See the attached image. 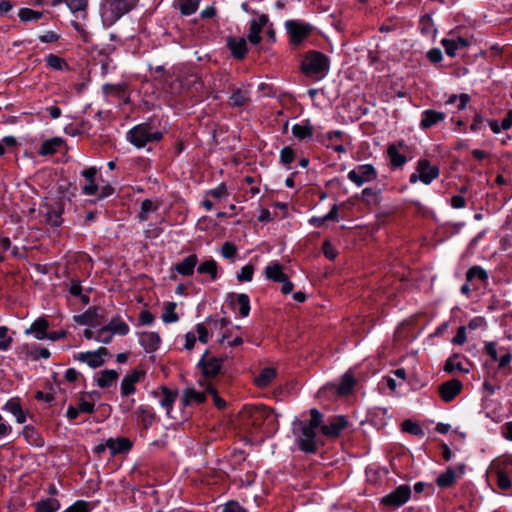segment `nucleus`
<instances>
[{"label":"nucleus","instance_id":"f257e3e1","mask_svg":"<svg viewBox=\"0 0 512 512\" xmlns=\"http://www.w3.org/2000/svg\"><path fill=\"white\" fill-rule=\"evenodd\" d=\"M310 420L297 421L294 426L299 448L307 453H314L317 450L316 429L322 424V414L316 408L310 410Z\"/></svg>","mask_w":512,"mask_h":512},{"label":"nucleus","instance_id":"f03ea898","mask_svg":"<svg viewBox=\"0 0 512 512\" xmlns=\"http://www.w3.org/2000/svg\"><path fill=\"white\" fill-rule=\"evenodd\" d=\"M243 425L256 431L272 432L276 423L273 411L263 405L246 407L241 413Z\"/></svg>","mask_w":512,"mask_h":512},{"label":"nucleus","instance_id":"7ed1b4c3","mask_svg":"<svg viewBox=\"0 0 512 512\" xmlns=\"http://www.w3.org/2000/svg\"><path fill=\"white\" fill-rule=\"evenodd\" d=\"M329 58L318 51H309L301 64L302 72L309 77L325 76L329 71Z\"/></svg>","mask_w":512,"mask_h":512},{"label":"nucleus","instance_id":"20e7f679","mask_svg":"<svg viewBox=\"0 0 512 512\" xmlns=\"http://www.w3.org/2000/svg\"><path fill=\"white\" fill-rule=\"evenodd\" d=\"M161 138L162 133L154 130L151 122L141 123L128 132V140L138 148L150 142L159 141Z\"/></svg>","mask_w":512,"mask_h":512},{"label":"nucleus","instance_id":"39448f33","mask_svg":"<svg viewBox=\"0 0 512 512\" xmlns=\"http://www.w3.org/2000/svg\"><path fill=\"white\" fill-rule=\"evenodd\" d=\"M138 0H105L102 5V16L114 23L123 15L136 7Z\"/></svg>","mask_w":512,"mask_h":512},{"label":"nucleus","instance_id":"423d86ee","mask_svg":"<svg viewBox=\"0 0 512 512\" xmlns=\"http://www.w3.org/2000/svg\"><path fill=\"white\" fill-rule=\"evenodd\" d=\"M440 170L438 166L432 165L427 159H420L417 162L416 170L409 177V182L415 184L421 181L425 185H429L433 180L439 177Z\"/></svg>","mask_w":512,"mask_h":512},{"label":"nucleus","instance_id":"0eeeda50","mask_svg":"<svg viewBox=\"0 0 512 512\" xmlns=\"http://www.w3.org/2000/svg\"><path fill=\"white\" fill-rule=\"evenodd\" d=\"M347 177L356 186L361 187L365 183L376 180L378 173L372 164H361L349 171Z\"/></svg>","mask_w":512,"mask_h":512},{"label":"nucleus","instance_id":"6e6552de","mask_svg":"<svg viewBox=\"0 0 512 512\" xmlns=\"http://www.w3.org/2000/svg\"><path fill=\"white\" fill-rule=\"evenodd\" d=\"M411 497L410 486L403 484L398 486L395 490L384 496L381 503L385 506L398 508L404 505Z\"/></svg>","mask_w":512,"mask_h":512},{"label":"nucleus","instance_id":"1a4fd4ad","mask_svg":"<svg viewBox=\"0 0 512 512\" xmlns=\"http://www.w3.org/2000/svg\"><path fill=\"white\" fill-rule=\"evenodd\" d=\"M466 466L463 463L457 464L455 467L449 466L436 479V484L440 488H449L453 486L458 479L465 473Z\"/></svg>","mask_w":512,"mask_h":512},{"label":"nucleus","instance_id":"9d476101","mask_svg":"<svg viewBox=\"0 0 512 512\" xmlns=\"http://www.w3.org/2000/svg\"><path fill=\"white\" fill-rule=\"evenodd\" d=\"M348 426V420L344 416H334L327 420L326 423L321 424V432L327 438L338 437L344 429Z\"/></svg>","mask_w":512,"mask_h":512},{"label":"nucleus","instance_id":"9b49d317","mask_svg":"<svg viewBox=\"0 0 512 512\" xmlns=\"http://www.w3.org/2000/svg\"><path fill=\"white\" fill-rule=\"evenodd\" d=\"M290 40L299 45L311 33V26L298 21L289 20L285 24Z\"/></svg>","mask_w":512,"mask_h":512},{"label":"nucleus","instance_id":"f8f14e48","mask_svg":"<svg viewBox=\"0 0 512 512\" xmlns=\"http://www.w3.org/2000/svg\"><path fill=\"white\" fill-rule=\"evenodd\" d=\"M208 352L206 351L200 361L198 362V366L201 368L204 380L209 382L207 379L210 377L216 376L222 367V360L216 357L207 358Z\"/></svg>","mask_w":512,"mask_h":512},{"label":"nucleus","instance_id":"ddd939ff","mask_svg":"<svg viewBox=\"0 0 512 512\" xmlns=\"http://www.w3.org/2000/svg\"><path fill=\"white\" fill-rule=\"evenodd\" d=\"M100 308H89L84 313L75 315L74 321L80 325L99 326L104 322L103 315L100 314Z\"/></svg>","mask_w":512,"mask_h":512},{"label":"nucleus","instance_id":"4468645a","mask_svg":"<svg viewBox=\"0 0 512 512\" xmlns=\"http://www.w3.org/2000/svg\"><path fill=\"white\" fill-rule=\"evenodd\" d=\"M108 355L105 347H100L96 351H88L79 353L77 359L87 363L91 368H98L104 363V357Z\"/></svg>","mask_w":512,"mask_h":512},{"label":"nucleus","instance_id":"2eb2a0df","mask_svg":"<svg viewBox=\"0 0 512 512\" xmlns=\"http://www.w3.org/2000/svg\"><path fill=\"white\" fill-rule=\"evenodd\" d=\"M145 376V372L142 370H133L127 374L121 382V395L129 396L135 392V385L139 383Z\"/></svg>","mask_w":512,"mask_h":512},{"label":"nucleus","instance_id":"dca6fc26","mask_svg":"<svg viewBox=\"0 0 512 512\" xmlns=\"http://www.w3.org/2000/svg\"><path fill=\"white\" fill-rule=\"evenodd\" d=\"M462 384L457 379H452L439 386V394L443 401H452L461 391Z\"/></svg>","mask_w":512,"mask_h":512},{"label":"nucleus","instance_id":"f3484780","mask_svg":"<svg viewBox=\"0 0 512 512\" xmlns=\"http://www.w3.org/2000/svg\"><path fill=\"white\" fill-rule=\"evenodd\" d=\"M268 23V16L265 14L260 15L257 19H253L250 23L248 40L252 44H259L261 41V32L263 27Z\"/></svg>","mask_w":512,"mask_h":512},{"label":"nucleus","instance_id":"a211bd4d","mask_svg":"<svg viewBox=\"0 0 512 512\" xmlns=\"http://www.w3.org/2000/svg\"><path fill=\"white\" fill-rule=\"evenodd\" d=\"M106 446L112 456L121 453H128L132 448V442L125 437L109 438L106 440Z\"/></svg>","mask_w":512,"mask_h":512},{"label":"nucleus","instance_id":"6ab92c4d","mask_svg":"<svg viewBox=\"0 0 512 512\" xmlns=\"http://www.w3.org/2000/svg\"><path fill=\"white\" fill-rule=\"evenodd\" d=\"M208 382L199 380V384L204 388L203 392H199L194 388H187L183 392V403L184 405H190L192 403H202L206 399V384Z\"/></svg>","mask_w":512,"mask_h":512},{"label":"nucleus","instance_id":"aec40b11","mask_svg":"<svg viewBox=\"0 0 512 512\" xmlns=\"http://www.w3.org/2000/svg\"><path fill=\"white\" fill-rule=\"evenodd\" d=\"M198 264V257L196 254H190L181 262L174 265V270L183 276H191Z\"/></svg>","mask_w":512,"mask_h":512},{"label":"nucleus","instance_id":"412c9836","mask_svg":"<svg viewBox=\"0 0 512 512\" xmlns=\"http://www.w3.org/2000/svg\"><path fill=\"white\" fill-rule=\"evenodd\" d=\"M82 176L86 180V184L82 187L83 194L87 196L96 195L98 192V185L95 182V176L97 174V169L95 167H90L82 171Z\"/></svg>","mask_w":512,"mask_h":512},{"label":"nucleus","instance_id":"4be33fe9","mask_svg":"<svg viewBox=\"0 0 512 512\" xmlns=\"http://www.w3.org/2000/svg\"><path fill=\"white\" fill-rule=\"evenodd\" d=\"M446 115L443 112L427 109L422 112L420 127L422 129H429L432 126L442 122Z\"/></svg>","mask_w":512,"mask_h":512},{"label":"nucleus","instance_id":"5701e85b","mask_svg":"<svg viewBox=\"0 0 512 512\" xmlns=\"http://www.w3.org/2000/svg\"><path fill=\"white\" fill-rule=\"evenodd\" d=\"M161 339L156 332H144L139 335V343L146 352H154L158 349Z\"/></svg>","mask_w":512,"mask_h":512},{"label":"nucleus","instance_id":"b1692460","mask_svg":"<svg viewBox=\"0 0 512 512\" xmlns=\"http://www.w3.org/2000/svg\"><path fill=\"white\" fill-rule=\"evenodd\" d=\"M49 327V323L45 318L36 319L31 326L25 330V334H33L36 339L43 340L47 338V329Z\"/></svg>","mask_w":512,"mask_h":512},{"label":"nucleus","instance_id":"393cba45","mask_svg":"<svg viewBox=\"0 0 512 512\" xmlns=\"http://www.w3.org/2000/svg\"><path fill=\"white\" fill-rule=\"evenodd\" d=\"M227 46L233 57L237 59H243L247 53V44L244 38L229 37L227 39Z\"/></svg>","mask_w":512,"mask_h":512},{"label":"nucleus","instance_id":"a878e982","mask_svg":"<svg viewBox=\"0 0 512 512\" xmlns=\"http://www.w3.org/2000/svg\"><path fill=\"white\" fill-rule=\"evenodd\" d=\"M231 305L233 309H238L239 314L242 317H247L250 312V299L249 296L245 293H241L235 296H232Z\"/></svg>","mask_w":512,"mask_h":512},{"label":"nucleus","instance_id":"bb28decb","mask_svg":"<svg viewBox=\"0 0 512 512\" xmlns=\"http://www.w3.org/2000/svg\"><path fill=\"white\" fill-rule=\"evenodd\" d=\"M265 276L272 281L280 282L284 281L287 277L286 274L283 272V266L278 263L277 261L269 263L265 267Z\"/></svg>","mask_w":512,"mask_h":512},{"label":"nucleus","instance_id":"cd10ccee","mask_svg":"<svg viewBox=\"0 0 512 512\" xmlns=\"http://www.w3.org/2000/svg\"><path fill=\"white\" fill-rule=\"evenodd\" d=\"M4 408L15 416L16 421L20 424L26 421V414L23 411L20 401L18 398H12L8 400L4 406Z\"/></svg>","mask_w":512,"mask_h":512},{"label":"nucleus","instance_id":"c85d7f7f","mask_svg":"<svg viewBox=\"0 0 512 512\" xmlns=\"http://www.w3.org/2000/svg\"><path fill=\"white\" fill-rule=\"evenodd\" d=\"M159 398L161 407L166 410L167 415H170V411L177 398V393L175 391L169 390L167 387H162Z\"/></svg>","mask_w":512,"mask_h":512},{"label":"nucleus","instance_id":"c756f323","mask_svg":"<svg viewBox=\"0 0 512 512\" xmlns=\"http://www.w3.org/2000/svg\"><path fill=\"white\" fill-rule=\"evenodd\" d=\"M63 143L64 141L60 137L48 139L42 143L39 154L42 156L55 154Z\"/></svg>","mask_w":512,"mask_h":512},{"label":"nucleus","instance_id":"7c9ffc66","mask_svg":"<svg viewBox=\"0 0 512 512\" xmlns=\"http://www.w3.org/2000/svg\"><path fill=\"white\" fill-rule=\"evenodd\" d=\"M249 101V91L240 88L234 89L231 96L229 97V104L232 107H242L246 105Z\"/></svg>","mask_w":512,"mask_h":512},{"label":"nucleus","instance_id":"2f4dec72","mask_svg":"<svg viewBox=\"0 0 512 512\" xmlns=\"http://www.w3.org/2000/svg\"><path fill=\"white\" fill-rule=\"evenodd\" d=\"M135 415L137 419L143 423L145 428L152 425L156 418L153 409L148 406H139L135 411Z\"/></svg>","mask_w":512,"mask_h":512},{"label":"nucleus","instance_id":"473e14b6","mask_svg":"<svg viewBox=\"0 0 512 512\" xmlns=\"http://www.w3.org/2000/svg\"><path fill=\"white\" fill-rule=\"evenodd\" d=\"M277 371L273 367H266L262 369L260 374L255 378V384L260 387L264 388L268 386L276 377Z\"/></svg>","mask_w":512,"mask_h":512},{"label":"nucleus","instance_id":"72a5a7b5","mask_svg":"<svg viewBox=\"0 0 512 512\" xmlns=\"http://www.w3.org/2000/svg\"><path fill=\"white\" fill-rule=\"evenodd\" d=\"M200 2L201 0H176L175 5L182 15L189 16L197 11Z\"/></svg>","mask_w":512,"mask_h":512},{"label":"nucleus","instance_id":"f704fd0d","mask_svg":"<svg viewBox=\"0 0 512 512\" xmlns=\"http://www.w3.org/2000/svg\"><path fill=\"white\" fill-rule=\"evenodd\" d=\"M197 271L199 274H208L214 281L217 278L218 264L213 259L205 260L197 267Z\"/></svg>","mask_w":512,"mask_h":512},{"label":"nucleus","instance_id":"c9c22d12","mask_svg":"<svg viewBox=\"0 0 512 512\" xmlns=\"http://www.w3.org/2000/svg\"><path fill=\"white\" fill-rule=\"evenodd\" d=\"M108 329L115 335H127L129 333V326L119 317L112 318L106 325Z\"/></svg>","mask_w":512,"mask_h":512},{"label":"nucleus","instance_id":"e433bc0d","mask_svg":"<svg viewBox=\"0 0 512 512\" xmlns=\"http://www.w3.org/2000/svg\"><path fill=\"white\" fill-rule=\"evenodd\" d=\"M118 378V373L115 370H104L97 378V384L101 388L110 387Z\"/></svg>","mask_w":512,"mask_h":512},{"label":"nucleus","instance_id":"4c0bfd02","mask_svg":"<svg viewBox=\"0 0 512 512\" xmlns=\"http://www.w3.org/2000/svg\"><path fill=\"white\" fill-rule=\"evenodd\" d=\"M292 134L299 140H303L313 136V129L308 122L306 124H295L292 126Z\"/></svg>","mask_w":512,"mask_h":512},{"label":"nucleus","instance_id":"58836bf2","mask_svg":"<svg viewBox=\"0 0 512 512\" xmlns=\"http://www.w3.org/2000/svg\"><path fill=\"white\" fill-rule=\"evenodd\" d=\"M387 154L394 167H401L406 163V157L401 154L393 144L388 146Z\"/></svg>","mask_w":512,"mask_h":512},{"label":"nucleus","instance_id":"ea45409f","mask_svg":"<svg viewBox=\"0 0 512 512\" xmlns=\"http://www.w3.org/2000/svg\"><path fill=\"white\" fill-rule=\"evenodd\" d=\"M379 192L371 187L364 188L359 195L355 198L359 201L364 202L367 205L375 204L378 199Z\"/></svg>","mask_w":512,"mask_h":512},{"label":"nucleus","instance_id":"a19ab883","mask_svg":"<svg viewBox=\"0 0 512 512\" xmlns=\"http://www.w3.org/2000/svg\"><path fill=\"white\" fill-rule=\"evenodd\" d=\"M41 213L45 217L46 222L54 227H57L61 224V213L58 210L51 209L50 207L46 206L43 210H41Z\"/></svg>","mask_w":512,"mask_h":512},{"label":"nucleus","instance_id":"79ce46f5","mask_svg":"<svg viewBox=\"0 0 512 512\" xmlns=\"http://www.w3.org/2000/svg\"><path fill=\"white\" fill-rule=\"evenodd\" d=\"M354 384H355V379H354L353 375L350 373H345L341 378L340 384L337 388V393L339 395L348 394L352 390Z\"/></svg>","mask_w":512,"mask_h":512},{"label":"nucleus","instance_id":"37998d69","mask_svg":"<svg viewBox=\"0 0 512 512\" xmlns=\"http://www.w3.org/2000/svg\"><path fill=\"white\" fill-rule=\"evenodd\" d=\"M47 66L53 70L62 71L68 68L66 61L56 54H49L46 57Z\"/></svg>","mask_w":512,"mask_h":512},{"label":"nucleus","instance_id":"c03bdc74","mask_svg":"<svg viewBox=\"0 0 512 512\" xmlns=\"http://www.w3.org/2000/svg\"><path fill=\"white\" fill-rule=\"evenodd\" d=\"M102 91L106 97H121L125 91L124 84H105Z\"/></svg>","mask_w":512,"mask_h":512},{"label":"nucleus","instance_id":"a18cd8bd","mask_svg":"<svg viewBox=\"0 0 512 512\" xmlns=\"http://www.w3.org/2000/svg\"><path fill=\"white\" fill-rule=\"evenodd\" d=\"M176 303L167 302L164 307V312L162 314V320L165 323H174L178 321V315L175 312Z\"/></svg>","mask_w":512,"mask_h":512},{"label":"nucleus","instance_id":"49530a36","mask_svg":"<svg viewBox=\"0 0 512 512\" xmlns=\"http://www.w3.org/2000/svg\"><path fill=\"white\" fill-rule=\"evenodd\" d=\"M18 16L23 22L35 21L42 17V12L30 8H21L19 10Z\"/></svg>","mask_w":512,"mask_h":512},{"label":"nucleus","instance_id":"de8ad7c7","mask_svg":"<svg viewBox=\"0 0 512 512\" xmlns=\"http://www.w3.org/2000/svg\"><path fill=\"white\" fill-rule=\"evenodd\" d=\"M475 278L480 281H485L488 278L487 272L480 266H473L467 271L466 279L467 281H472Z\"/></svg>","mask_w":512,"mask_h":512},{"label":"nucleus","instance_id":"09e8293b","mask_svg":"<svg viewBox=\"0 0 512 512\" xmlns=\"http://www.w3.org/2000/svg\"><path fill=\"white\" fill-rule=\"evenodd\" d=\"M72 13H85L87 0H64Z\"/></svg>","mask_w":512,"mask_h":512},{"label":"nucleus","instance_id":"8fccbe9b","mask_svg":"<svg viewBox=\"0 0 512 512\" xmlns=\"http://www.w3.org/2000/svg\"><path fill=\"white\" fill-rule=\"evenodd\" d=\"M496 480L499 488L506 490L511 487V480L508 472L504 469H500L496 472Z\"/></svg>","mask_w":512,"mask_h":512},{"label":"nucleus","instance_id":"3c124183","mask_svg":"<svg viewBox=\"0 0 512 512\" xmlns=\"http://www.w3.org/2000/svg\"><path fill=\"white\" fill-rule=\"evenodd\" d=\"M402 430L404 432L410 433L412 435L416 436H423V430L422 428L416 423L411 420H405L402 423Z\"/></svg>","mask_w":512,"mask_h":512},{"label":"nucleus","instance_id":"603ef678","mask_svg":"<svg viewBox=\"0 0 512 512\" xmlns=\"http://www.w3.org/2000/svg\"><path fill=\"white\" fill-rule=\"evenodd\" d=\"M56 500H45L38 502L36 505V512H55L58 509Z\"/></svg>","mask_w":512,"mask_h":512},{"label":"nucleus","instance_id":"864d4df0","mask_svg":"<svg viewBox=\"0 0 512 512\" xmlns=\"http://www.w3.org/2000/svg\"><path fill=\"white\" fill-rule=\"evenodd\" d=\"M9 329L6 326H0V350L7 351L12 343V338L8 336Z\"/></svg>","mask_w":512,"mask_h":512},{"label":"nucleus","instance_id":"5fc2aeb1","mask_svg":"<svg viewBox=\"0 0 512 512\" xmlns=\"http://www.w3.org/2000/svg\"><path fill=\"white\" fill-rule=\"evenodd\" d=\"M113 335L114 334L111 332V330L108 329V327L105 325V326L101 327L97 331L95 339L98 342H102L104 344H108V343L111 342V340L113 338Z\"/></svg>","mask_w":512,"mask_h":512},{"label":"nucleus","instance_id":"6e6d98bb","mask_svg":"<svg viewBox=\"0 0 512 512\" xmlns=\"http://www.w3.org/2000/svg\"><path fill=\"white\" fill-rule=\"evenodd\" d=\"M254 267L253 265H245L241 268L240 272L237 274V280L239 282H250L253 278Z\"/></svg>","mask_w":512,"mask_h":512},{"label":"nucleus","instance_id":"4d7b16f0","mask_svg":"<svg viewBox=\"0 0 512 512\" xmlns=\"http://www.w3.org/2000/svg\"><path fill=\"white\" fill-rule=\"evenodd\" d=\"M206 392L212 395L214 404L218 409H223L226 406V402L218 396L217 391L212 383L206 384Z\"/></svg>","mask_w":512,"mask_h":512},{"label":"nucleus","instance_id":"13d9d810","mask_svg":"<svg viewBox=\"0 0 512 512\" xmlns=\"http://www.w3.org/2000/svg\"><path fill=\"white\" fill-rule=\"evenodd\" d=\"M294 160H295V152H294V150L291 147H289V146H286V147L282 148V150L280 151V161H281V163L284 164V165H289Z\"/></svg>","mask_w":512,"mask_h":512},{"label":"nucleus","instance_id":"bf43d9fd","mask_svg":"<svg viewBox=\"0 0 512 512\" xmlns=\"http://www.w3.org/2000/svg\"><path fill=\"white\" fill-rule=\"evenodd\" d=\"M206 322L210 325L211 330H215V331H219V332L224 330L230 323V321L226 318H221V319L217 320V319H212L210 317L206 319Z\"/></svg>","mask_w":512,"mask_h":512},{"label":"nucleus","instance_id":"052dcab7","mask_svg":"<svg viewBox=\"0 0 512 512\" xmlns=\"http://www.w3.org/2000/svg\"><path fill=\"white\" fill-rule=\"evenodd\" d=\"M156 210V206L154 205V203L149 200V199H145L142 204H141V213H140V219L142 221H146L147 220V214L149 212H152V211H155Z\"/></svg>","mask_w":512,"mask_h":512},{"label":"nucleus","instance_id":"680f3d73","mask_svg":"<svg viewBox=\"0 0 512 512\" xmlns=\"http://www.w3.org/2000/svg\"><path fill=\"white\" fill-rule=\"evenodd\" d=\"M442 46L445 49V52L448 56L454 57L456 55V51L458 50L456 44L454 43L453 39L444 38L441 41Z\"/></svg>","mask_w":512,"mask_h":512},{"label":"nucleus","instance_id":"e2e57ef3","mask_svg":"<svg viewBox=\"0 0 512 512\" xmlns=\"http://www.w3.org/2000/svg\"><path fill=\"white\" fill-rule=\"evenodd\" d=\"M237 249L231 242H225L221 247V254L224 258L231 259L236 255Z\"/></svg>","mask_w":512,"mask_h":512},{"label":"nucleus","instance_id":"0e129e2a","mask_svg":"<svg viewBox=\"0 0 512 512\" xmlns=\"http://www.w3.org/2000/svg\"><path fill=\"white\" fill-rule=\"evenodd\" d=\"M65 512H89L88 503L85 501H77L68 507Z\"/></svg>","mask_w":512,"mask_h":512},{"label":"nucleus","instance_id":"69168bd1","mask_svg":"<svg viewBox=\"0 0 512 512\" xmlns=\"http://www.w3.org/2000/svg\"><path fill=\"white\" fill-rule=\"evenodd\" d=\"M222 512H246V511L238 502L229 501L222 508Z\"/></svg>","mask_w":512,"mask_h":512},{"label":"nucleus","instance_id":"338daca9","mask_svg":"<svg viewBox=\"0 0 512 512\" xmlns=\"http://www.w3.org/2000/svg\"><path fill=\"white\" fill-rule=\"evenodd\" d=\"M30 356L34 360H38L39 358L47 359L50 357V352L47 348H35L30 352Z\"/></svg>","mask_w":512,"mask_h":512},{"label":"nucleus","instance_id":"774afa93","mask_svg":"<svg viewBox=\"0 0 512 512\" xmlns=\"http://www.w3.org/2000/svg\"><path fill=\"white\" fill-rule=\"evenodd\" d=\"M501 434L507 440L512 441V421L506 422L501 426Z\"/></svg>","mask_w":512,"mask_h":512}]
</instances>
